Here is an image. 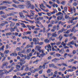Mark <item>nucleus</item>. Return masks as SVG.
Listing matches in <instances>:
<instances>
[{
    "label": "nucleus",
    "instance_id": "1",
    "mask_svg": "<svg viewBox=\"0 0 78 78\" xmlns=\"http://www.w3.org/2000/svg\"><path fill=\"white\" fill-rule=\"evenodd\" d=\"M26 6L27 8L29 9V7L31 4V2L29 1H25Z\"/></svg>",
    "mask_w": 78,
    "mask_h": 78
},
{
    "label": "nucleus",
    "instance_id": "2",
    "mask_svg": "<svg viewBox=\"0 0 78 78\" xmlns=\"http://www.w3.org/2000/svg\"><path fill=\"white\" fill-rule=\"evenodd\" d=\"M5 3H8V4H12V2H10L8 1H3L0 4V5H4Z\"/></svg>",
    "mask_w": 78,
    "mask_h": 78
},
{
    "label": "nucleus",
    "instance_id": "3",
    "mask_svg": "<svg viewBox=\"0 0 78 78\" xmlns=\"http://www.w3.org/2000/svg\"><path fill=\"white\" fill-rule=\"evenodd\" d=\"M64 17H63V15H60L57 17V20H64V19H63Z\"/></svg>",
    "mask_w": 78,
    "mask_h": 78
},
{
    "label": "nucleus",
    "instance_id": "4",
    "mask_svg": "<svg viewBox=\"0 0 78 78\" xmlns=\"http://www.w3.org/2000/svg\"><path fill=\"white\" fill-rule=\"evenodd\" d=\"M59 60H60V59H59V58H55L51 60V61H52V62H58L57 61H59Z\"/></svg>",
    "mask_w": 78,
    "mask_h": 78
},
{
    "label": "nucleus",
    "instance_id": "5",
    "mask_svg": "<svg viewBox=\"0 0 78 78\" xmlns=\"http://www.w3.org/2000/svg\"><path fill=\"white\" fill-rule=\"evenodd\" d=\"M59 53H60L61 54H63V53H65L64 49L63 48H62L60 51H59Z\"/></svg>",
    "mask_w": 78,
    "mask_h": 78
},
{
    "label": "nucleus",
    "instance_id": "6",
    "mask_svg": "<svg viewBox=\"0 0 78 78\" xmlns=\"http://www.w3.org/2000/svg\"><path fill=\"white\" fill-rule=\"evenodd\" d=\"M75 43L74 42V41H71L69 42L68 44V46H69L70 45H74Z\"/></svg>",
    "mask_w": 78,
    "mask_h": 78
},
{
    "label": "nucleus",
    "instance_id": "7",
    "mask_svg": "<svg viewBox=\"0 0 78 78\" xmlns=\"http://www.w3.org/2000/svg\"><path fill=\"white\" fill-rule=\"evenodd\" d=\"M48 64V62H45L44 63V64L43 65V68L44 69H45V67L47 69V68H48V66L46 65V64Z\"/></svg>",
    "mask_w": 78,
    "mask_h": 78
},
{
    "label": "nucleus",
    "instance_id": "8",
    "mask_svg": "<svg viewBox=\"0 0 78 78\" xmlns=\"http://www.w3.org/2000/svg\"><path fill=\"white\" fill-rule=\"evenodd\" d=\"M7 8V7L6 6H0V10H3Z\"/></svg>",
    "mask_w": 78,
    "mask_h": 78
},
{
    "label": "nucleus",
    "instance_id": "9",
    "mask_svg": "<svg viewBox=\"0 0 78 78\" xmlns=\"http://www.w3.org/2000/svg\"><path fill=\"white\" fill-rule=\"evenodd\" d=\"M25 62H26L25 61H24L18 62V64H20V66H22L23 64H25Z\"/></svg>",
    "mask_w": 78,
    "mask_h": 78
},
{
    "label": "nucleus",
    "instance_id": "10",
    "mask_svg": "<svg viewBox=\"0 0 78 78\" xmlns=\"http://www.w3.org/2000/svg\"><path fill=\"white\" fill-rule=\"evenodd\" d=\"M18 7L20 9H24V6L23 5H18Z\"/></svg>",
    "mask_w": 78,
    "mask_h": 78
},
{
    "label": "nucleus",
    "instance_id": "11",
    "mask_svg": "<svg viewBox=\"0 0 78 78\" xmlns=\"http://www.w3.org/2000/svg\"><path fill=\"white\" fill-rule=\"evenodd\" d=\"M29 7V8H30L32 9H34V6L33 5H31V4L30 5Z\"/></svg>",
    "mask_w": 78,
    "mask_h": 78
},
{
    "label": "nucleus",
    "instance_id": "12",
    "mask_svg": "<svg viewBox=\"0 0 78 78\" xmlns=\"http://www.w3.org/2000/svg\"><path fill=\"white\" fill-rule=\"evenodd\" d=\"M52 36L53 37H56L57 36V34H56V32H55V33L51 34Z\"/></svg>",
    "mask_w": 78,
    "mask_h": 78
},
{
    "label": "nucleus",
    "instance_id": "13",
    "mask_svg": "<svg viewBox=\"0 0 78 78\" xmlns=\"http://www.w3.org/2000/svg\"><path fill=\"white\" fill-rule=\"evenodd\" d=\"M63 38V37L62 36V34H60L59 36V40L60 41H61L62 40V39Z\"/></svg>",
    "mask_w": 78,
    "mask_h": 78
},
{
    "label": "nucleus",
    "instance_id": "14",
    "mask_svg": "<svg viewBox=\"0 0 78 78\" xmlns=\"http://www.w3.org/2000/svg\"><path fill=\"white\" fill-rule=\"evenodd\" d=\"M59 15H63V13H62L61 12H59L58 13L56 14V16H59Z\"/></svg>",
    "mask_w": 78,
    "mask_h": 78
},
{
    "label": "nucleus",
    "instance_id": "15",
    "mask_svg": "<svg viewBox=\"0 0 78 78\" xmlns=\"http://www.w3.org/2000/svg\"><path fill=\"white\" fill-rule=\"evenodd\" d=\"M56 12H58L57 10H56V9H55L54 11L51 12V13L52 14H55V13H56Z\"/></svg>",
    "mask_w": 78,
    "mask_h": 78
},
{
    "label": "nucleus",
    "instance_id": "16",
    "mask_svg": "<svg viewBox=\"0 0 78 78\" xmlns=\"http://www.w3.org/2000/svg\"><path fill=\"white\" fill-rule=\"evenodd\" d=\"M12 2H14V3H16V4H19L20 3L19 2L15 0H13L12 1Z\"/></svg>",
    "mask_w": 78,
    "mask_h": 78
},
{
    "label": "nucleus",
    "instance_id": "17",
    "mask_svg": "<svg viewBox=\"0 0 78 78\" xmlns=\"http://www.w3.org/2000/svg\"><path fill=\"white\" fill-rule=\"evenodd\" d=\"M15 25V23L12 22L10 23V27H14Z\"/></svg>",
    "mask_w": 78,
    "mask_h": 78
},
{
    "label": "nucleus",
    "instance_id": "18",
    "mask_svg": "<svg viewBox=\"0 0 78 78\" xmlns=\"http://www.w3.org/2000/svg\"><path fill=\"white\" fill-rule=\"evenodd\" d=\"M49 66L50 67H54V66H55V64L53 63L50 64L49 65Z\"/></svg>",
    "mask_w": 78,
    "mask_h": 78
},
{
    "label": "nucleus",
    "instance_id": "19",
    "mask_svg": "<svg viewBox=\"0 0 78 78\" xmlns=\"http://www.w3.org/2000/svg\"><path fill=\"white\" fill-rule=\"evenodd\" d=\"M9 30H11V32H12V31H15V30H14V28H12V27L10 28Z\"/></svg>",
    "mask_w": 78,
    "mask_h": 78
},
{
    "label": "nucleus",
    "instance_id": "20",
    "mask_svg": "<svg viewBox=\"0 0 78 78\" xmlns=\"http://www.w3.org/2000/svg\"><path fill=\"white\" fill-rule=\"evenodd\" d=\"M21 25H22V27H23V28H27V26H25V24L24 23H21Z\"/></svg>",
    "mask_w": 78,
    "mask_h": 78
},
{
    "label": "nucleus",
    "instance_id": "21",
    "mask_svg": "<svg viewBox=\"0 0 78 78\" xmlns=\"http://www.w3.org/2000/svg\"><path fill=\"white\" fill-rule=\"evenodd\" d=\"M44 42H45V43H48L50 41H49V40H48V39H46L44 40Z\"/></svg>",
    "mask_w": 78,
    "mask_h": 78
},
{
    "label": "nucleus",
    "instance_id": "22",
    "mask_svg": "<svg viewBox=\"0 0 78 78\" xmlns=\"http://www.w3.org/2000/svg\"><path fill=\"white\" fill-rule=\"evenodd\" d=\"M31 33V32L30 31H27L25 33V34H30Z\"/></svg>",
    "mask_w": 78,
    "mask_h": 78
},
{
    "label": "nucleus",
    "instance_id": "23",
    "mask_svg": "<svg viewBox=\"0 0 78 78\" xmlns=\"http://www.w3.org/2000/svg\"><path fill=\"white\" fill-rule=\"evenodd\" d=\"M52 70L50 69H48L47 71V73H50L51 72V71Z\"/></svg>",
    "mask_w": 78,
    "mask_h": 78
},
{
    "label": "nucleus",
    "instance_id": "24",
    "mask_svg": "<svg viewBox=\"0 0 78 78\" xmlns=\"http://www.w3.org/2000/svg\"><path fill=\"white\" fill-rule=\"evenodd\" d=\"M16 66V68L18 69H19L20 68V66L19 65H17Z\"/></svg>",
    "mask_w": 78,
    "mask_h": 78
},
{
    "label": "nucleus",
    "instance_id": "25",
    "mask_svg": "<svg viewBox=\"0 0 78 78\" xmlns=\"http://www.w3.org/2000/svg\"><path fill=\"white\" fill-rule=\"evenodd\" d=\"M24 67H25V66H24V65H23V66H22V67L21 68V69H19L20 71V70H23V68H24Z\"/></svg>",
    "mask_w": 78,
    "mask_h": 78
},
{
    "label": "nucleus",
    "instance_id": "26",
    "mask_svg": "<svg viewBox=\"0 0 78 78\" xmlns=\"http://www.w3.org/2000/svg\"><path fill=\"white\" fill-rule=\"evenodd\" d=\"M31 49H28L27 51V53H29L31 51Z\"/></svg>",
    "mask_w": 78,
    "mask_h": 78
},
{
    "label": "nucleus",
    "instance_id": "27",
    "mask_svg": "<svg viewBox=\"0 0 78 78\" xmlns=\"http://www.w3.org/2000/svg\"><path fill=\"white\" fill-rule=\"evenodd\" d=\"M11 35H12V34H11V32H9V33H7L6 34V36H11Z\"/></svg>",
    "mask_w": 78,
    "mask_h": 78
},
{
    "label": "nucleus",
    "instance_id": "28",
    "mask_svg": "<svg viewBox=\"0 0 78 78\" xmlns=\"http://www.w3.org/2000/svg\"><path fill=\"white\" fill-rule=\"evenodd\" d=\"M36 48H37V49H40V48H41V47H40V46H36Z\"/></svg>",
    "mask_w": 78,
    "mask_h": 78
},
{
    "label": "nucleus",
    "instance_id": "29",
    "mask_svg": "<svg viewBox=\"0 0 78 78\" xmlns=\"http://www.w3.org/2000/svg\"><path fill=\"white\" fill-rule=\"evenodd\" d=\"M56 56H57V57H60V56H61V55H60V54H59V53H56Z\"/></svg>",
    "mask_w": 78,
    "mask_h": 78
},
{
    "label": "nucleus",
    "instance_id": "30",
    "mask_svg": "<svg viewBox=\"0 0 78 78\" xmlns=\"http://www.w3.org/2000/svg\"><path fill=\"white\" fill-rule=\"evenodd\" d=\"M65 30L64 29L62 28V29L60 30L59 32L60 33H62V32L64 31Z\"/></svg>",
    "mask_w": 78,
    "mask_h": 78
},
{
    "label": "nucleus",
    "instance_id": "31",
    "mask_svg": "<svg viewBox=\"0 0 78 78\" xmlns=\"http://www.w3.org/2000/svg\"><path fill=\"white\" fill-rule=\"evenodd\" d=\"M4 46L3 45L2 48H0V51H1V50H3L4 49Z\"/></svg>",
    "mask_w": 78,
    "mask_h": 78
},
{
    "label": "nucleus",
    "instance_id": "32",
    "mask_svg": "<svg viewBox=\"0 0 78 78\" xmlns=\"http://www.w3.org/2000/svg\"><path fill=\"white\" fill-rule=\"evenodd\" d=\"M61 41H59L58 42L56 43V44L57 45H60V44H61Z\"/></svg>",
    "mask_w": 78,
    "mask_h": 78
},
{
    "label": "nucleus",
    "instance_id": "33",
    "mask_svg": "<svg viewBox=\"0 0 78 78\" xmlns=\"http://www.w3.org/2000/svg\"><path fill=\"white\" fill-rule=\"evenodd\" d=\"M18 71H20L19 69H16L13 70L14 72H18Z\"/></svg>",
    "mask_w": 78,
    "mask_h": 78
},
{
    "label": "nucleus",
    "instance_id": "34",
    "mask_svg": "<svg viewBox=\"0 0 78 78\" xmlns=\"http://www.w3.org/2000/svg\"><path fill=\"white\" fill-rule=\"evenodd\" d=\"M37 71H38V69H35L33 71V72H32V73H35V72H37Z\"/></svg>",
    "mask_w": 78,
    "mask_h": 78
},
{
    "label": "nucleus",
    "instance_id": "35",
    "mask_svg": "<svg viewBox=\"0 0 78 78\" xmlns=\"http://www.w3.org/2000/svg\"><path fill=\"white\" fill-rule=\"evenodd\" d=\"M73 69H68L66 70V71H67V72H73Z\"/></svg>",
    "mask_w": 78,
    "mask_h": 78
},
{
    "label": "nucleus",
    "instance_id": "36",
    "mask_svg": "<svg viewBox=\"0 0 78 78\" xmlns=\"http://www.w3.org/2000/svg\"><path fill=\"white\" fill-rule=\"evenodd\" d=\"M67 55H68L67 53H66L65 54L64 56V58H67Z\"/></svg>",
    "mask_w": 78,
    "mask_h": 78
},
{
    "label": "nucleus",
    "instance_id": "37",
    "mask_svg": "<svg viewBox=\"0 0 78 78\" xmlns=\"http://www.w3.org/2000/svg\"><path fill=\"white\" fill-rule=\"evenodd\" d=\"M9 51L8 50H5L4 51L5 53V54H7L8 53H9Z\"/></svg>",
    "mask_w": 78,
    "mask_h": 78
},
{
    "label": "nucleus",
    "instance_id": "38",
    "mask_svg": "<svg viewBox=\"0 0 78 78\" xmlns=\"http://www.w3.org/2000/svg\"><path fill=\"white\" fill-rule=\"evenodd\" d=\"M37 44H39V41L37 40L36 42H35V45H37Z\"/></svg>",
    "mask_w": 78,
    "mask_h": 78
},
{
    "label": "nucleus",
    "instance_id": "39",
    "mask_svg": "<svg viewBox=\"0 0 78 78\" xmlns=\"http://www.w3.org/2000/svg\"><path fill=\"white\" fill-rule=\"evenodd\" d=\"M35 28V26L33 25H32L31 26V28L32 30H34Z\"/></svg>",
    "mask_w": 78,
    "mask_h": 78
},
{
    "label": "nucleus",
    "instance_id": "40",
    "mask_svg": "<svg viewBox=\"0 0 78 78\" xmlns=\"http://www.w3.org/2000/svg\"><path fill=\"white\" fill-rule=\"evenodd\" d=\"M71 31V30H68L66 32H65V33L66 34H69V32Z\"/></svg>",
    "mask_w": 78,
    "mask_h": 78
},
{
    "label": "nucleus",
    "instance_id": "41",
    "mask_svg": "<svg viewBox=\"0 0 78 78\" xmlns=\"http://www.w3.org/2000/svg\"><path fill=\"white\" fill-rule=\"evenodd\" d=\"M73 12H74V13H75V12H76V9H75V7H73Z\"/></svg>",
    "mask_w": 78,
    "mask_h": 78
},
{
    "label": "nucleus",
    "instance_id": "42",
    "mask_svg": "<svg viewBox=\"0 0 78 78\" xmlns=\"http://www.w3.org/2000/svg\"><path fill=\"white\" fill-rule=\"evenodd\" d=\"M11 19H12V17H9V18L6 19V20H8V21H9V20H11Z\"/></svg>",
    "mask_w": 78,
    "mask_h": 78
},
{
    "label": "nucleus",
    "instance_id": "43",
    "mask_svg": "<svg viewBox=\"0 0 78 78\" xmlns=\"http://www.w3.org/2000/svg\"><path fill=\"white\" fill-rule=\"evenodd\" d=\"M47 34L48 37H50V36H51V33H48Z\"/></svg>",
    "mask_w": 78,
    "mask_h": 78
},
{
    "label": "nucleus",
    "instance_id": "44",
    "mask_svg": "<svg viewBox=\"0 0 78 78\" xmlns=\"http://www.w3.org/2000/svg\"><path fill=\"white\" fill-rule=\"evenodd\" d=\"M19 14L20 16V17H21L23 15V13H22V12H20L19 13Z\"/></svg>",
    "mask_w": 78,
    "mask_h": 78
},
{
    "label": "nucleus",
    "instance_id": "45",
    "mask_svg": "<svg viewBox=\"0 0 78 78\" xmlns=\"http://www.w3.org/2000/svg\"><path fill=\"white\" fill-rule=\"evenodd\" d=\"M40 6H42L43 8H44V9H45V7L44 5L42 4H41V5H40Z\"/></svg>",
    "mask_w": 78,
    "mask_h": 78
},
{
    "label": "nucleus",
    "instance_id": "46",
    "mask_svg": "<svg viewBox=\"0 0 78 78\" xmlns=\"http://www.w3.org/2000/svg\"><path fill=\"white\" fill-rule=\"evenodd\" d=\"M12 6H13V7H15V8H17V6L16 4H13L12 5Z\"/></svg>",
    "mask_w": 78,
    "mask_h": 78
},
{
    "label": "nucleus",
    "instance_id": "47",
    "mask_svg": "<svg viewBox=\"0 0 78 78\" xmlns=\"http://www.w3.org/2000/svg\"><path fill=\"white\" fill-rule=\"evenodd\" d=\"M50 28H48V29L46 30V31H45V33H48L49 31H50Z\"/></svg>",
    "mask_w": 78,
    "mask_h": 78
},
{
    "label": "nucleus",
    "instance_id": "48",
    "mask_svg": "<svg viewBox=\"0 0 78 78\" xmlns=\"http://www.w3.org/2000/svg\"><path fill=\"white\" fill-rule=\"evenodd\" d=\"M5 12L2 11H1L0 12V15H2V14H5Z\"/></svg>",
    "mask_w": 78,
    "mask_h": 78
},
{
    "label": "nucleus",
    "instance_id": "49",
    "mask_svg": "<svg viewBox=\"0 0 78 78\" xmlns=\"http://www.w3.org/2000/svg\"><path fill=\"white\" fill-rule=\"evenodd\" d=\"M47 47L48 48H51V47L50 45V44H48V45L47 46Z\"/></svg>",
    "mask_w": 78,
    "mask_h": 78
},
{
    "label": "nucleus",
    "instance_id": "50",
    "mask_svg": "<svg viewBox=\"0 0 78 78\" xmlns=\"http://www.w3.org/2000/svg\"><path fill=\"white\" fill-rule=\"evenodd\" d=\"M52 27V24H49L48 25V28H50V27Z\"/></svg>",
    "mask_w": 78,
    "mask_h": 78
},
{
    "label": "nucleus",
    "instance_id": "51",
    "mask_svg": "<svg viewBox=\"0 0 78 78\" xmlns=\"http://www.w3.org/2000/svg\"><path fill=\"white\" fill-rule=\"evenodd\" d=\"M23 13H27V14H28V12L26 10H23Z\"/></svg>",
    "mask_w": 78,
    "mask_h": 78
},
{
    "label": "nucleus",
    "instance_id": "52",
    "mask_svg": "<svg viewBox=\"0 0 78 78\" xmlns=\"http://www.w3.org/2000/svg\"><path fill=\"white\" fill-rule=\"evenodd\" d=\"M30 59V56L29 55H27V60Z\"/></svg>",
    "mask_w": 78,
    "mask_h": 78
},
{
    "label": "nucleus",
    "instance_id": "53",
    "mask_svg": "<svg viewBox=\"0 0 78 78\" xmlns=\"http://www.w3.org/2000/svg\"><path fill=\"white\" fill-rule=\"evenodd\" d=\"M59 29V24H58L57 26V30H58Z\"/></svg>",
    "mask_w": 78,
    "mask_h": 78
},
{
    "label": "nucleus",
    "instance_id": "54",
    "mask_svg": "<svg viewBox=\"0 0 78 78\" xmlns=\"http://www.w3.org/2000/svg\"><path fill=\"white\" fill-rule=\"evenodd\" d=\"M35 30H36V31H38V30H41V29H40V28L37 27L35 29Z\"/></svg>",
    "mask_w": 78,
    "mask_h": 78
},
{
    "label": "nucleus",
    "instance_id": "55",
    "mask_svg": "<svg viewBox=\"0 0 78 78\" xmlns=\"http://www.w3.org/2000/svg\"><path fill=\"white\" fill-rule=\"evenodd\" d=\"M2 22H3V23H4V24H8V22L6 21H2Z\"/></svg>",
    "mask_w": 78,
    "mask_h": 78
},
{
    "label": "nucleus",
    "instance_id": "56",
    "mask_svg": "<svg viewBox=\"0 0 78 78\" xmlns=\"http://www.w3.org/2000/svg\"><path fill=\"white\" fill-rule=\"evenodd\" d=\"M30 12L32 14L34 15V12L31 10H30Z\"/></svg>",
    "mask_w": 78,
    "mask_h": 78
},
{
    "label": "nucleus",
    "instance_id": "57",
    "mask_svg": "<svg viewBox=\"0 0 78 78\" xmlns=\"http://www.w3.org/2000/svg\"><path fill=\"white\" fill-rule=\"evenodd\" d=\"M62 66H66V67H67V64L65 63H62Z\"/></svg>",
    "mask_w": 78,
    "mask_h": 78
},
{
    "label": "nucleus",
    "instance_id": "58",
    "mask_svg": "<svg viewBox=\"0 0 78 78\" xmlns=\"http://www.w3.org/2000/svg\"><path fill=\"white\" fill-rule=\"evenodd\" d=\"M28 70H29V67H27L25 69L26 71H28Z\"/></svg>",
    "mask_w": 78,
    "mask_h": 78
},
{
    "label": "nucleus",
    "instance_id": "59",
    "mask_svg": "<svg viewBox=\"0 0 78 78\" xmlns=\"http://www.w3.org/2000/svg\"><path fill=\"white\" fill-rule=\"evenodd\" d=\"M73 6H76V5H77V3L75 2L73 4Z\"/></svg>",
    "mask_w": 78,
    "mask_h": 78
},
{
    "label": "nucleus",
    "instance_id": "60",
    "mask_svg": "<svg viewBox=\"0 0 78 78\" xmlns=\"http://www.w3.org/2000/svg\"><path fill=\"white\" fill-rule=\"evenodd\" d=\"M64 10L65 12H67V8L66 7H65L64 8Z\"/></svg>",
    "mask_w": 78,
    "mask_h": 78
},
{
    "label": "nucleus",
    "instance_id": "61",
    "mask_svg": "<svg viewBox=\"0 0 78 78\" xmlns=\"http://www.w3.org/2000/svg\"><path fill=\"white\" fill-rule=\"evenodd\" d=\"M47 15L48 16H51V14L49 12H47Z\"/></svg>",
    "mask_w": 78,
    "mask_h": 78
},
{
    "label": "nucleus",
    "instance_id": "62",
    "mask_svg": "<svg viewBox=\"0 0 78 78\" xmlns=\"http://www.w3.org/2000/svg\"><path fill=\"white\" fill-rule=\"evenodd\" d=\"M69 35H70L69 34H64V36H65V37H67L68 36H69Z\"/></svg>",
    "mask_w": 78,
    "mask_h": 78
},
{
    "label": "nucleus",
    "instance_id": "63",
    "mask_svg": "<svg viewBox=\"0 0 78 78\" xmlns=\"http://www.w3.org/2000/svg\"><path fill=\"white\" fill-rule=\"evenodd\" d=\"M44 44V42H42L39 43H38V44L40 45H42V44Z\"/></svg>",
    "mask_w": 78,
    "mask_h": 78
},
{
    "label": "nucleus",
    "instance_id": "64",
    "mask_svg": "<svg viewBox=\"0 0 78 78\" xmlns=\"http://www.w3.org/2000/svg\"><path fill=\"white\" fill-rule=\"evenodd\" d=\"M45 30H46L45 28V27H44L43 29V33H44L45 32Z\"/></svg>",
    "mask_w": 78,
    "mask_h": 78
}]
</instances>
